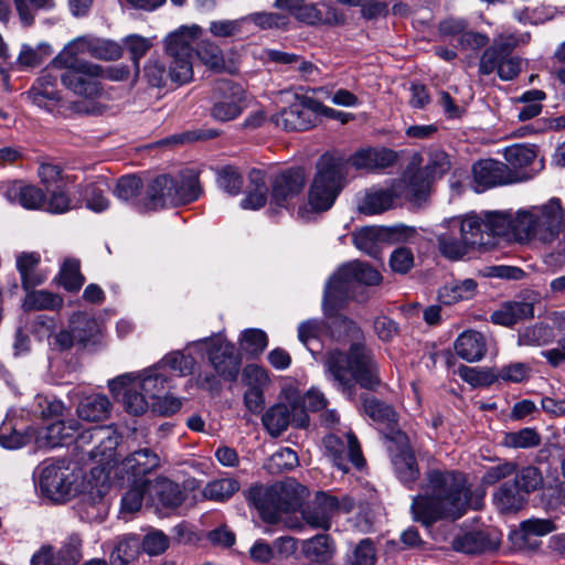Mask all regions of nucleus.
Segmentation results:
<instances>
[{
	"mask_svg": "<svg viewBox=\"0 0 565 565\" xmlns=\"http://www.w3.org/2000/svg\"><path fill=\"white\" fill-rule=\"evenodd\" d=\"M397 160L395 151L387 148H367L353 153L348 163L356 170L385 169Z\"/></svg>",
	"mask_w": 565,
	"mask_h": 565,
	"instance_id": "cd10ccee",
	"label": "nucleus"
},
{
	"mask_svg": "<svg viewBox=\"0 0 565 565\" xmlns=\"http://www.w3.org/2000/svg\"><path fill=\"white\" fill-rule=\"evenodd\" d=\"M247 500L267 522H276L279 519L277 495H274V484L270 487L254 486L249 489Z\"/></svg>",
	"mask_w": 565,
	"mask_h": 565,
	"instance_id": "72a5a7b5",
	"label": "nucleus"
},
{
	"mask_svg": "<svg viewBox=\"0 0 565 565\" xmlns=\"http://www.w3.org/2000/svg\"><path fill=\"white\" fill-rule=\"evenodd\" d=\"M554 339L553 330L551 327L539 323L525 328L519 333L518 344L527 347H541L551 343Z\"/></svg>",
	"mask_w": 565,
	"mask_h": 565,
	"instance_id": "864d4df0",
	"label": "nucleus"
},
{
	"mask_svg": "<svg viewBox=\"0 0 565 565\" xmlns=\"http://www.w3.org/2000/svg\"><path fill=\"white\" fill-rule=\"evenodd\" d=\"M262 423L271 437L280 436L290 424L297 428H306L309 417L296 402L275 404L262 416Z\"/></svg>",
	"mask_w": 565,
	"mask_h": 565,
	"instance_id": "2eb2a0df",
	"label": "nucleus"
},
{
	"mask_svg": "<svg viewBox=\"0 0 565 565\" xmlns=\"http://www.w3.org/2000/svg\"><path fill=\"white\" fill-rule=\"evenodd\" d=\"M96 440L99 443L98 446L93 447L90 450L87 451L88 456L92 458L97 457L99 454H104V451H99V447L104 444L105 449H114L118 444V437L111 436V431L108 427L103 426H96L92 429H88L86 431H83L81 435H78L75 439L76 447L79 448L83 445Z\"/></svg>",
	"mask_w": 565,
	"mask_h": 565,
	"instance_id": "c03bdc74",
	"label": "nucleus"
},
{
	"mask_svg": "<svg viewBox=\"0 0 565 565\" xmlns=\"http://www.w3.org/2000/svg\"><path fill=\"white\" fill-rule=\"evenodd\" d=\"M380 232L372 227H364L353 234L355 247L375 259L381 258Z\"/></svg>",
	"mask_w": 565,
	"mask_h": 565,
	"instance_id": "5fc2aeb1",
	"label": "nucleus"
},
{
	"mask_svg": "<svg viewBox=\"0 0 565 565\" xmlns=\"http://www.w3.org/2000/svg\"><path fill=\"white\" fill-rule=\"evenodd\" d=\"M239 489V483L232 478L217 479L209 482L203 491L207 499L223 501L231 498Z\"/></svg>",
	"mask_w": 565,
	"mask_h": 565,
	"instance_id": "69168bd1",
	"label": "nucleus"
},
{
	"mask_svg": "<svg viewBox=\"0 0 565 565\" xmlns=\"http://www.w3.org/2000/svg\"><path fill=\"white\" fill-rule=\"evenodd\" d=\"M447 224L450 228L458 230L459 235L465 237L475 249L492 245L487 231H484L486 224L481 215L471 213L466 216L454 217Z\"/></svg>",
	"mask_w": 565,
	"mask_h": 565,
	"instance_id": "b1692460",
	"label": "nucleus"
},
{
	"mask_svg": "<svg viewBox=\"0 0 565 565\" xmlns=\"http://www.w3.org/2000/svg\"><path fill=\"white\" fill-rule=\"evenodd\" d=\"M143 76L152 87H164L169 81L177 83L172 74V65L170 64L169 71H167L166 65L158 60H149L146 63Z\"/></svg>",
	"mask_w": 565,
	"mask_h": 565,
	"instance_id": "bf43d9fd",
	"label": "nucleus"
},
{
	"mask_svg": "<svg viewBox=\"0 0 565 565\" xmlns=\"http://www.w3.org/2000/svg\"><path fill=\"white\" fill-rule=\"evenodd\" d=\"M470 500L471 490L462 473L430 469L424 475L420 492L413 498L411 510L416 521L429 526L439 520L461 518Z\"/></svg>",
	"mask_w": 565,
	"mask_h": 565,
	"instance_id": "f03ea898",
	"label": "nucleus"
},
{
	"mask_svg": "<svg viewBox=\"0 0 565 565\" xmlns=\"http://www.w3.org/2000/svg\"><path fill=\"white\" fill-rule=\"evenodd\" d=\"M450 168L451 161L448 153L439 148H431L427 153V163L422 170L435 181L446 174Z\"/></svg>",
	"mask_w": 565,
	"mask_h": 565,
	"instance_id": "4d7b16f0",
	"label": "nucleus"
},
{
	"mask_svg": "<svg viewBox=\"0 0 565 565\" xmlns=\"http://www.w3.org/2000/svg\"><path fill=\"white\" fill-rule=\"evenodd\" d=\"M565 230V206L561 199L551 198L546 202L519 210L516 223L518 242H539L552 245Z\"/></svg>",
	"mask_w": 565,
	"mask_h": 565,
	"instance_id": "20e7f679",
	"label": "nucleus"
},
{
	"mask_svg": "<svg viewBox=\"0 0 565 565\" xmlns=\"http://www.w3.org/2000/svg\"><path fill=\"white\" fill-rule=\"evenodd\" d=\"M202 29L194 24L181 26L164 39L166 54L172 65V74L177 84H185L192 79V58L194 43L201 36Z\"/></svg>",
	"mask_w": 565,
	"mask_h": 565,
	"instance_id": "6e6552de",
	"label": "nucleus"
},
{
	"mask_svg": "<svg viewBox=\"0 0 565 565\" xmlns=\"http://www.w3.org/2000/svg\"><path fill=\"white\" fill-rule=\"evenodd\" d=\"M111 403L106 395L92 394L85 396L79 402L76 413L78 417L86 422H102L108 418Z\"/></svg>",
	"mask_w": 565,
	"mask_h": 565,
	"instance_id": "ea45409f",
	"label": "nucleus"
},
{
	"mask_svg": "<svg viewBox=\"0 0 565 565\" xmlns=\"http://www.w3.org/2000/svg\"><path fill=\"white\" fill-rule=\"evenodd\" d=\"M245 23H254L262 30L285 29L289 23V15L280 12H254L243 17Z\"/></svg>",
	"mask_w": 565,
	"mask_h": 565,
	"instance_id": "13d9d810",
	"label": "nucleus"
},
{
	"mask_svg": "<svg viewBox=\"0 0 565 565\" xmlns=\"http://www.w3.org/2000/svg\"><path fill=\"white\" fill-rule=\"evenodd\" d=\"M39 178L46 191H55L56 189H65L67 178L63 174L61 167L52 163H43L39 167Z\"/></svg>",
	"mask_w": 565,
	"mask_h": 565,
	"instance_id": "338daca9",
	"label": "nucleus"
},
{
	"mask_svg": "<svg viewBox=\"0 0 565 565\" xmlns=\"http://www.w3.org/2000/svg\"><path fill=\"white\" fill-rule=\"evenodd\" d=\"M305 488L292 479L274 484V495H277L279 515L296 510L301 502Z\"/></svg>",
	"mask_w": 565,
	"mask_h": 565,
	"instance_id": "37998d69",
	"label": "nucleus"
},
{
	"mask_svg": "<svg viewBox=\"0 0 565 565\" xmlns=\"http://www.w3.org/2000/svg\"><path fill=\"white\" fill-rule=\"evenodd\" d=\"M200 342L209 345L207 358L215 373L224 381L235 382L242 364L235 345L220 335L204 338Z\"/></svg>",
	"mask_w": 565,
	"mask_h": 565,
	"instance_id": "f8f14e48",
	"label": "nucleus"
},
{
	"mask_svg": "<svg viewBox=\"0 0 565 565\" xmlns=\"http://www.w3.org/2000/svg\"><path fill=\"white\" fill-rule=\"evenodd\" d=\"M316 169L307 202L297 210V216L301 220H309L311 214L330 210L347 184V162L343 159L323 154Z\"/></svg>",
	"mask_w": 565,
	"mask_h": 565,
	"instance_id": "7ed1b4c3",
	"label": "nucleus"
},
{
	"mask_svg": "<svg viewBox=\"0 0 565 565\" xmlns=\"http://www.w3.org/2000/svg\"><path fill=\"white\" fill-rule=\"evenodd\" d=\"M299 465L298 455L292 449L286 447L275 451L266 463V469L274 475L282 473L295 469Z\"/></svg>",
	"mask_w": 565,
	"mask_h": 565,
	"instance_id": "6e6d98bb",
	"label": "nucleus"
},
{
	"mask_svg": "<svg viewBox=\"0 0 565 565\" xmlns=\"http://www.w3.org/2000/svg\"><path fill=\"white\" fill-rule=\"evenodd\" d=\"M518 40L513 34L500 33L481 53L478 62L480 75L495 73L501 81L516 78L522 68V60L513 54Z\"/></svg>",
	"mask_w": 565,
	"mask_h": 565,
	"instance_id": "0eeeda50",
	"label": "nucleus"
},
{
	"mask_svg": "<svg viewBox=\"0 0 565 565\" xmlns=\"http://www.w3.org/2000/svg\"><path fill=\"white\" fill-rule=\"evenodd\" d=\"M173 177L162 174L154 178L147 186L143 206L148 210H158L172 206Z\"/></svg>",
	"mask_w": 565,
	"mask_h": 565,
	"instance_id": "2f4dec72",
	"label": "nucleus"
},
{
	"mask_svg": "<svg viewBox=\"0 0 565 565\" xmlns=\"http://www.w3.org/2000/svg\"><path fill=\"white\" fill-rule=\"evenodd\" d=\"M24 95L30 103L49 111H52L61 100L60 92L56 88L44 87L43 84L36 83Z\"/></svg>",
	"mask_w": 565,
	"mask_h": 565,
	"instance_id": "8fccbe9b",
	"label": "nucleus"
},
{
	"mask_svg": "<svg viewBox=\"0 0 565 565\" xmlns=\"http://www.w3.org/2000/svg\"><path fill=\"white\" fill-rule=\"evenodd\" d=\"M305 170L299 167L284 170L271 183V202L281 207H288L306 185Z\"/></svg>",
	"mask_w": 565,
	"mask_h": 565,
	"instance_id": "a211bd4d",
	"label": "nucleus"
},
{
	"mask_svg": "<svg viewBox=\"0 0 565 565\" xmlns=\"http://www.w3.org/2000/svg\"><path fill=\"white\" fill-rule=\"evenodd\" d=\"M161 466V458L150 448L138 449L126 456L118 467V476L122 482L149 484L148 475Z\"/></svg>",
	"mask_w": 565,
	"mask_h": 565,
	"instance_id": "4468645a",
	"label": "nucleus"
},
{
	"mask_svg": "<svg viewBox=\"0 0 565 565\" xmlns=\"http://www.w3.org/2000/svg\"><path fill=\"white\" fill-rule=\"evenodd\" d=\"M318 100L310 97H302L299 102L284 108L274 115L270 120L277 127L287 131L308 130L316 125Z\"/></svg>",
	"mask_w": 565,
	"mask_h": 565,
	"instance_id": "dca6fc26",
	"label": "nucleus"
},
{
	"mask_svg": "<svg viewBox=\"0 0 565 565\" xmlns=\"http://www.w3.org/2000/svg\"><path fill=\"white\" fill-rule=\"evenodd\" d=\"M452 545L458 552L480 554L497 550L499 547V540L491 537L483 531H473L456 537Z\"/></svg>",
	"mask_w": 565,
	"mask_h": 565,
	"instance_id": "e433bc0d",
	"label": "nucleus"
},
{
	"mask_svg": "<svg viewBox=\"0 0 565 565\" xmlns=\"http://www.w3.org/2000/svg\"><path fill=\"white\" fill-rule=\"evenodd\" d=\"M534 317V306L529 301H505L494 310L490 320L492 323L503 327H512L523 320Z\"/></svg>",
	"mask_w": 565,
	"mask_h": 565,
	"instance_id": "473e14b6",
	"label": "nucleus"
},
{
	"mask_svg": "<svg viewBox=\"0 0 565 565\" xmlns=\"http://www.w3.org/2000/svg\"><path fill=\"white\" fill-rule=\"evenodd\" d=\"M66 47L77 55L88 54L104 61H115L122 55L119 43L99 38L81 36L71 41Z\"/></svg>",
	"mask_w": 565,
	"mask_h": 565,
	"instance_id": "5701e85b",
	"label": "nucleus"
},
{
	"mask_svg": "<svg viewBox=\"0 0 565 565\" xmlns=\"http://www.w3.org/2000/svg\"><path fill=\"white\" fill-rule=\"evenodd\" d=\"M82 558L79 542L72 540L54 553L51 545H43L31 558V565H77Z\"/></svg>",
	"mask_w": 565,
	"mask_h": 565,
	"instance_id": "a878e982",
	"label": "nucleus"
},
{
	"mask_svg": "<svg viewBox=\"0 0 565 565\" xmlns=\"http://www.w3.org/2000/svg\"><path fill=\"white\" fill-rule=\"evenodd\" d=\"M401 191L393 183L391 186L373 188L365 192L359 204V211L365 215H374L390 210Z\"/></svg>",
	"mask_w": 565,
	"mask_h": 565,
	"instance_id": "7c9ffc66",
	"label": "nucleus"
},
{
	"mask_svg": "<svg viewBox=\"0 0 565 565\" xmlns=\"http://www.w3.org/2000/svg\"><path fill=\"white\" fill-rule=\"evenodd\" d=\"M65 461H45L40 468L39 488L43 497L64 502L72 493L73 478Z\"/></svg>",
	"mask_w": 565,
	"mask_h": 565,
	"instance_id": "9b49d317",
	"label": "nucleus"
},
{
	"mask_svg": "<svg viewBox=\"0 0 565 565\" xmlns=\"http://www.w3.org/2000/svg\"><path fill=\"white\" fill-rule=\"evenodd\" d=\"M40 260L41 257L35 252L22 253L17 257V269L21 276L22 287L26 291L42 282V280L36 278L33 274Z\"/></svg>",
	"mask_w": 565,
	"mask_h": 565,
	"instance_id": "3c124183",
	"label": "nucleus"
},
{
	"mask_svg": "<svg viewBox=\"0 0 565 565\" xmlns=\"http://www.w3.org/2000/svg\"><path fill=\"white\" fill-rule=\"evenodd\" d=\"M249 180L254 188L248 191L247 195L241 201V206L245 210H258L263 207L267 201V186L263 173L258 170H253L249 173Z\"/></svg>",
	"mask_w": 565,
	"mask_h": 565,
	"instance_id": "09e8293b",
	"label": "nucleus"
},
{
	"mask_svg": "<svg viewBox=\"0 0 565 565\" xmlns=\"http://www.w3.org/2000/svg\"><path fill=\"white\" fill-rule=\"evenodd\" d=\"M212 99L211 116L218 121L234 120L250 103V97L244 87L230 79H222L216 83Z\"/></svg>",
	"mask_w": 565,
	"mask_h": 565,
	"instance_id": "9d476101",
	"label": "nucleus"
},
{
	"mask_svg": "<svg viewBox=\"0 0 565 565\" xmlns=\"http://www.w3.org/2000/svg\"><path fill=\"white\" fill-rule=\"evenodd\" d=\"M78 259L67 258L60 271V282L68 291H77L83 286L85 278L81 274Z\"/></svg>",
	"mask_w": 565,
	"mask_h": 565,
	"instance_id": "052dcab7",
	"label": "nucleus"
},
{
	"mask_svg": "<svg viewBox=\"0 0 565 565\" xmlns=\"http://www.w3.org/2000/svg\"><path fill=\"white\" fill-rule=\"evenodd\" d=\"M332 332L355 341L347 352L334 349L326 354L327 377L350 401L355 399L356 385L375 391L381 385L379 365L373 351L360 341L363 334L359 326L347 317L337 316L332 321Z\"/></svg>",
	"mask_w": 565,
	"mask_h": 565,
	"instance_id": "f257e3e1",
	"label": "nucleus"
},
{
	"mask_svg": "<svg viewBox=\"0 0 565 565\" xmlns=\"http://www.w3.org/2000/svg\"><path fill=\"white\" fill-rule=\"evenodd\" d=\"M507 166L512 172L530 173L531 178L544 168V161L537 159V147L531 143H514L503 150Z\"/></svg>",
	"mask_w": 565,
	"mask_h": 565,
	"instance_id": "aec40b11",
	"label": "nucleus"
},
{
	"mask_svg": "<svg viewBox=\"0 0 565 565\" xmlns=\"http://www.w3.org/2000/svg\"><path fill=\"white\" fill-rule=\"evenodd\" d=\"M493 502L501 513H513L524 507L526 497L513 482H504L494 492Z\"/></svg>",
	"mask_w": 565,
	"mask_h": 565,
	"instance_id": "79ce46f5",
	"label": "nucleus"
},
{
	"mask_svg": "<svg viewBox=\"0 0 565 565\" xmlns=\"http://www.w3.org/2000/svg\"><path fill=\"white\" fill-rule=\"evenodd\" d=\"M337 497L319 491L311 504L302 510V519L312 529L328 531L331 527V520L337 513Z\"/></svg>",
	"mask_w": 565,
	"mask_h": 565,
	"instance_id": "4be33fe9",
	"label": "nucleus"
},
{
	"mask_svg": "<svg viewBox=\"0 0 565 565\" xmlns=\"http://www.w3.org/2000/svg\"><path fill=\"white\" fill-rule=\"evenodd\" d=\"M475 190L483 192L487 189L520 182L531 179L530 173L512 172L510 168L493 159L480 160L472 167Z\"/></svg>",
	"mask_w": 565,
	"mask_h": 565,
	"instance_id": "ddd939ff",
	"label": "nucleus"
},
{
	"mask_svg": "<svg viewBox=\"0 0 565 565\" xmlns=\"http://www.w3.org/2000/svg\"><path fill=\"white\" fill-rule=\"evenodd\" d=\"M79 429L78 422L70 419L67 422L56 420L41 428L36 436L39 447L55 448L68 445L73 441L75 434Z\"/></svg>",
	"mask_w": 565,
	"mask_h": 565,
	"instance_id": "bb28decb",
	"label": "nucleus"
},
{
	"mask_svg": "<svg viewBox=\"0 0 565 565\" xmlns=\"http://www.w3.org/2000/svg\"><path fill=\"white\" fill-rule=\"evenodd\" d=\"M239 343L245 353L256 358L266 349L268 338L266 332L260 329H246L242 332Z\"/></svg>",
	"mask_w": 565,
	"mask_h": 565,
	"instance_id": "680f3d73",
	"label": "nucleus"
},
{
	"mask_svg": "<svg viewBox=\"0 0 565 565\" xmlns=\"http://www.w3.org/2000/svg\"><path fill=\"white\" fill-rule=\"evenodd\" d=\"M362 405L365 414L374 422L391 426L397 420V415L393 407L375 397L362 396Z\"/></svg>",
	"mask_w": 565,
	"mask_h": 565,
	"instance_id": "de8ad7c7",
	"label": "nucleus"
},
{
	"mask_svg": "<svg viewBox=\"0 0 565 565\" xmlns=\"http://www.w3.org/2000/svg\"><path fill=\"white\" fill-rule=\"evenodd\" d=\"M71 329L76 341L83 345L96 342L100 328L95 318L84 312H76L71 318Z\"/></svg>",
	"mask_w": 565,
	"mask_h": 565,
	"instance_id": "a18cd8bd",
	"label": "nucleus"
},
{
	"mask_svg": "<svg viewBox=\"0 0 565 565\" xmlns=\"http://www.w3.org/2000/svg\"><path fill=\"white\" fill-rule=\"evenodd\" d=\"M52 66L63 70L62 84L74 94L94 98L102 94L100 78L104 77L102 66L84 61L66 46L52 61Z\"/></svg>",
	"mask_w": 565,
	"mask_h": 565,
	"instance_id": "423d86ee",
	"label": "nucleus"
},
{
	"mask_svg": "<svg viewBox=\"0 0 565 565\" xmlns=\"http://www.w3.org/2000/svg\"><path fill=\"white\" fill-rule=\"evenodd\" d=\"M431 180L422 169L407 170L403 178L394 182L395 186L401 191L399 196L407 200L419 202L425 200L430 192Z\"/></svg>",
	"mask_w": 565,
	"mask_h": 565,
	"instance_id": "c85d7f7f",
	"label": "nucleus"
},
{
	"mask_svg": "<svg viewBox=\"0 0 565 565\" xmlns=\"http://www.w3.org/2000/svg\"><path fill=\"white\" fill-rule=\"evenodd\" d=\"M216 183L230 195H237L243 188V178L238 169L225 166L216 170Z\"/></svg>",
	"mask_w": 565,
	"mask_h": 565,
	"instance_id": "e2e57ef3",
	"label": "nucleus"
},
{
	"mask_svg": "<svg viewBox=\"0 0 565 565\" xmlns=\"http://www.w3.org/2000/svg\"><path fill=\"white\" fill-rule=\"evenodd\" d=\"M477 291V282L467 278L461 281H456L444 286L438 294L443 303L451 305L461 300H469L473 298Z\"/></svg>",
	"mask_w": 565,
	"mask_h": 565,
	"instance_id": "49530a36",
	"label": "nucleus"
},
{
	"mask_svg": "<svg viewBox=\"0 0 565 565\" xmlns=\"http://www.w3.org/2000/svg\"><path fill=\"white\" fill-rule=\"evenodd\" d=\"M132 380H135L137 386L145 392L152 402L162 396L170 387L169 375L162 371V367H158L157 365L145 370L137 376L132 374Z\"/></svg>",
	"mask_w": 565,
	"mask_h": 565,
	"instance_id": "f704fd0d",
	"label": "nucleus"
},
{
	"mask_svg": "<svg viewBox=\"0 0 565 565\" xmlns=\"http://www.w3.org/2000/svg\"><path fill=\"white\" fill-rule=\"evenodd\" d=\"M194 363V359L191 355H184L180 351H175L167 354L157 366L162 367V371L166 373L167 369H169L182 376L192 372Z\"/></svg>",
	"mask_w": 565,
	"mask_h": 565,
	"instance_id": "774afa93",
	"label": "nucleus"
},
{
	"mask_svg": "<svg viewBox=\"0 0 565 565\" xmlns=\"http://www.w3.org/2000/svg\"><path fill=\"white\" fill-rule=\"evenodd\" d=\"M141 553V543L137 535L126 534L116 539L109 561L111 565H129Z\"/></svg>",
	"mask_w": 565,
	"mask_h": 565,
	"instance_id": "a19ab883",
	"label": "nucleus"
},
{
	"mask_svg": "<svg viewBox=\"0 0 565 565\" xmlns=\"http://www.w3.org/2000/svg\"><path fill=\"white\" fill-rule=\"evenodd\" d=\"M76 514L87 523L103 522L109 512V502L104 487L92 488L79 495L75 505Z\"/></svg>",
	"mask_w": 565,
	"mask_h": 565,
	"instance_id": "412c9836",
	"label": "nucleus"
},
{
	"mask_svg": "<svg viewBox=\"0 0 565 565\" xmlns=\"http://www.w3.org/2000/svg\"><path fill=\"white\" fill-rule=\"evenodd\" d=\"M53 53L51 45L40 43L36 47L22 45L17 63L21 67H36Z\"/></svg>",
	"mask_w": 565,
	"mask_h": 565,
	"instance_id": "0e129e2a",
	"label": "nucleus"
},
{
	"mask_svg": "<svg viewBox=\"0 0 565 565\" xmlns=\"http://www.w3.org/2000/svg\"><path fill=\"white\" fill-rule=\"evenodd\" d=\"M486 230L490 241L494 236L513 235L516 239V223L519 211L513 214L509 211H490L483 214Z\"/></svg>",
	"mask_w": 565,
	"mask_h": 565,
	"instance_id": "c9c22d12",
	"label": "nucleus"
},
{
	"mask_svg": "<svg viewBox=\"0 0 565 565\" xmlns=\"http://www.w3.org/2000/svg\"><path fill=\"white\" fill-rule=\"evenodd\" d=\"M382 275L371 265L353 260L338 268L328 279L323 291V309L329 316L333 315L349 298L354 284L377 286Z\"/></svg>",
	"mask_w": 565,
	"mask_h": 565,
	"instance_id": "39448f33",
	"label": "nucleus"
},
{
	"mask_svg": "<svg viewBox=\"0 0 565 565\" xmlns=\"http://www.w3.org/2000/svg\"><path fill=\"white\" fill-rule=\"evenodd\" d=\"M385 438L395 476L406 488L414 489L420 472L407 435L391 427Z\"/></svg>",
	"mask_w": 565,
	"mask_h": 565,
	"instance_id": "1a4fd4ad",
	"label": "nucleus"
},
{
	"mask_svg": "<svg viewBox=\"0 0 565 565\" xmlns=\"http://www.w3.org/2000/svg\"><path fill=\"white\" fill-rule=\"evenodd\" d=\"M300 553L308 561L307 564L322 565L333 559L337 554V544L331 535L320 533L301 540Z\"/></svg>",
	"mask_w": 565,
	"mask_h": 565,
	"instance_id": "393cba45",
	"label": "nucleus"
},
{
	"mask_svg": "<svg viewBox=\"0 0 565 565\" xmlns=\"http://www.w3.org/2000/svg\"><path fill=\"white\" fill-rule=\"evenodd\" d=\"M438 249L440 254L451 260H458L468 255L475 248L471 244L459 235L458 230L450 228L437 236Z\"/></svg>",
	"mask_w": 565,
	"mask_h": 565,
	"instance_id": "58836bf2",
	"label": "nucleus"
},
{
	"mask_svg": "<svg viewBox=\"0 0 565 565\" xmlns=\"http://www.w3.org/2000/svg\"><path fill=\"white\" fill-rule=\"evenodd\" d=\"M63 305V299L46 290L29 291L24 298L25 310H56Z\"/></svg>",
	"mask_w": 565,
	"mask_h": 565,
	"instance_id": "603ef678",
	"label": "nucleus"
},
{
	"mask_svg": "<svg viewBox=\"0 0 565 565\" xmlns=\"http://www.w3.org/2000/svg\"><path fill=\"white\" fill-rule=\"evenodd\" d=\"M456 354L462 360L473 363L483 359L487 353V338L476 330H466L454 343Z\"/></svg>",
	"mask_w": 565,
	"mask_h": 565,
	"instance_id": "c756f323",
	"label": "nucleus"
},
{
	"mask_svg": "<svg viewBox=\"0 0 565 565\" xmlns=\"http://www.w3.org/2000/svg\"><path fill=\"white\" fill-rule=\"evenodd\" d=\"M345 443L335 435H328L323 439L326 450L331 458L332 463L342 472L349 471L348 461L356 468L364 465L360 444L352 433L345 434Z\"/></svg>",
	"mask_w": 565,
	"mask_h": 565,
	"instance_id": "f3484780",
	"label": "nucleus"
},
{
	"mask_svg": "<svg viewBox=\"0 0 565 565\" xmlns=\"http://www.w3.org/2000/svg\"><path fill=\"white\" fill-rule=\"evenodd\" d=\"M108 386L114 394L121 395V403L129 414L138 416L149 408L150 398L137 386L132 374L120 375L109 381Z\"/></svg>",
	"mask_w": 565,
	"mask_h": 565,
	"instance_id": "6ab92c4d",
	"label": "nucleus"
},
{
	"mask_svg": "<svg viewBox=\"0 0 565 565\" xmlns=\"http://www.w3.org/2000/svg\"><path fill=\"white\" fill-rule=\"evenodd\" d=\"M173 183L172 206L191 203L202 193L199 175L194 171H184L173 177Z\"/></svg>",
	"mask_w": 565,
	"mask_h": 565,
	"instance_id": "4c0bfd02",
	"label": "nucleus"
}]
</instances>
